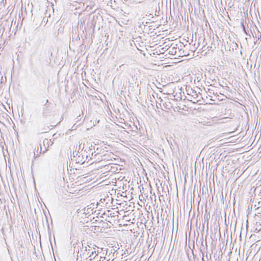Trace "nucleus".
<instances>
[{
  "instance_id": "f257e3e1",
  "label": "nucleus",
  "mask_w": 261,
  "mask_h": 261,
  "mask_svg": "<svg viewBox=\"0 0 261 261\" xmlns=\"http://www.w3.org/2000/svg\"><path fill=\"white\" fill-rule=\"evenodd\" d=\"M92 145L88 147H86V150H83L82 151V154L83 155H86L88 158L87 163L89 165L93 164L94 162H99V161H102L105 160L104 156H102L98 152L96 153L94 151H93L92 149Z\"/></svg>"
},
{
  "instance_id": "f03ea898",
  "label": "nucleus",
  "mask_w": 261,
  "mask_h": 261,
  "mask_svg": "<svg viewBox=\"0 0 261 261\" xmlns=\"http://www.w3.org/2000/svg\"><path fill=\"white\" fill-rule=\"evenodd\" d=\"M82 246L80 250H78L77 256L80 255L83 259H87L89 258L91 260L92 259H94L97 256L96 252L94 251L93 249L90 246H84L83 244H82Z\"/></svg>"
},
{
  "instance_id": "7ed1b4c3",
  "label": "nucleus",
  "mask_w": 261,
  "mask_h": 261,
  "mask_svg": "<svg viewBox=\"0 0 261 261\" xmlns=\"http://www.w3.org/2000/svg\"><path fill=\"white\" fill-rule=\"evenodd\" d=\"M71 160L76 164H83L86 162H87L88 158L86 155H83L82 152L75 150L73 152L72 156H71Z\"/></svg>"
},
{
  "instance_id": "20e7f679",
  "label": "nucleus",
  "mask_w": 261,
  "mask_h": 261,
  "mask_svg": "<svg viewBox=\"0 0 261 261\" xmlns=\"http://www.w3.org/2000/svg\"><path fill=\"white\" fill-rule=\"evenodd\" d=\"M53 144V142L51 141V139H45L43 142V146H44V149L42 151V154L46 152L49 146H51Z\"/></svg>"
},
{
  "instance_id": "39448f33",
  "label": "nucleus",
  "mask_w": 261,
  "mask_h": 261,
  "mask_svg": "<svg viewBox=\"0 0 261 261\" xmlns=\"http://www.w3.org/2000/svg\"><path fill=\"white\" fill-rule=\"evenodd\" d=\"M42 146L41 144L37 146V148H35L34 149V156L35 158H37L40 156V154L42 153Z\"/></svg>"
},
{
  "instance_id": "423d86ee",
  "label": "nucleus",
  "mask_w": 261,
  "mask_h": 261,
  "mask_svg": "<svg viewBox=\"0 0 261 261\" xmlns=\"http://www.w3.org/2000/svg\"><path fill=\"white\" fill-rule=\"evenodd\" d=\"M189 95H191L193 99H191L190 100L193 101V103H196L200 100L198 94L194 90H191V93L189 94Z\"/></svg>"
},
{
  "instance_id": "0eeeda50",
  "label": "nucleus",
  "mask_w": 261,
  "mask_h": 261,
  "mask_svg": "<svg viewBox=\"0 0 261 261\" xmlns=\"http://www.w3.org/2000/svg\"><path fill=\"white\" fill-rule=\"evenodd\" d=\"M79 145L78 148H76L77 150L80 152H82L83 150H86V147H88L89 145L87 143L85 144L84 143L79 142Z\"/></svg>"
},
{
  "instance_id": "6e6552de",
  "label": "nucleus",
  "mask_w": 261,
  "mask_h": 261,
  "mask_svg": "<svg viewBox=\"0 0 261 261\" xmlns=\"http://www.w3.org/2000/svg\"><path fill=\"white\" fill-rule=\"evenodd\" d=\"M168 53L170 55H175L177 54V51H179V49L175 47H170L168 49Z\"/></svg>"
},
{
  "instance_id": "1a4fd4ad",
  "label": "nucleus",
  "mask_w": 261,
  "mask_h": 261,
  "mask_svg": "<svg viewBox=\"0 0 261 261\" xmlns=\"http://www.w3.org/2000/svg\"><path fill=\"white\" fill-rule=\"evenodd\" d=\"M155 95L157 97V99L155 100V101L156 102V107L158 108H161L162 109V106H161V101H162V99L161 98V97H158V94L155 93Z\"/></svg>"
},
{
  "instance_id": "9d476101",
  "label": "nucleus",
  "mask_w": 261,
  "mask_h": 261,
  "mask_svg": "<svg viewBox=\"0 0 261 261\" xmlns=\"http://www.w3.org/2000/svg\"><path fill=\"white\" fill-rule=\"evenodd\" d=\"M255 37L258 38V39H261V33L258 31H257V34L255 33Z\"/></svg>"
},
{
  "instance_id": "9b49d317",
  "label": "nucleus",
  "mask_w": 261,
  "mask_h": 261,
  "mask_svg": "<svg viewBox=\"0 0 261 261\" xmlns=\"http://www.w3.org/2000/svg\"><path fill=\"white\" fill-rule=\"evenodd\" d=\"M241 25L242 27V28H243V31L244 32L247 34V32H246V31L245 30V26H244V22H243V21L242 22H241Z\"/></svg>"
},
{
  "instance_id": "f8f14e48",
  "label": "nucleus",
  "mask_w": 261,
  "mask_h": 261,
  "mask_svg": "<svg viewBox=\"0 0 261 261\" xmlns=\"http://www.w3.org/2000/svg\"><path fill=\"white\" fill-rule=\"evenodd\" d=\"M81 124V123L80 122V123H78L77 125H76V126H75L76 123H75V124L73 125V126L72 127V129H75L76 128V127H77L78 125H80Z\"/></svg>"
},
{
  "instance_id": "ddd939ff",
  "label": "nucleus",
  "mask_w": 261,
  "mask_h": 261,
  "mask_svg": "<svg viewBox=\"0 0 261 261\" xmlns=\"http://www.w3.org/2000/svg\"><path fill=\"white\" fill-rule=\"evenodd\" d=\"M103 215H107L108 216L111 215V213L110 211H108L107 213H105Z\"/></svg>"
},
{
  "instance_id": "4468645a",
  "label": "nucleus",
  "mask_w": 261,
  "mask_h": 261,
  "mask_svg": "<svg viewBox=\"0 0 261 261\" xmlns=\"http://www.w3.org/2000/svg\"><path fill=\"white\" fill-rule=\"evenodd\" d=\"M76 119H77V121H80V119H81V116H80V115L79 116H78L76 117Z\"/></svg>"
},
{
  "instance_id": "2eb2a0df",
  "label": "nucleus",
  "mask_w": 261,
  "mask_h": 261,
  "mask_svg": "<svg viewBox=\"0 0 261 261\" xmlns=\"http://www.w3.org/2000/svg\"><path fill=\"white\" fill-rule=\"evenodd\" d=\"M114 215V213H113V214H111V216L112 217H114V215Z\"/></svg>"
},
{
  "instance_id": "dca6fc26",
  "label": "nucleus",
  "mask_w": 261,
  "mask_h": 261,
  "mask_svg": "<svg viewBox=\"0 0 261 261\" xmlns=\"http://www.w3.org/2000/svg\"><path fill=\"white\" fill-rule=\"evenodd\" d=\"M114 215V213H113V214H111V216L112 217H114V215Z\"/></svg>"
},
{
  "instance_id": "f3484780",
  "label": "nucleus",
  "mask_w": 261,
  "mask_h": 261,
  "mask_svg": "<svg viewBox=\"0 0 261 261\" xmlns=\"http://www.w3.org/2000/svg\"><path fill=\"white\" fill-rule=\"evenodd\" d=\"M122 66H123V64H122L121 65H120V66H119V67H120V68H121Z\"/></svg>"
},
{
  "instance_id": "a211bd4d",
  "label": "nucleus",
  "mask_w": 261,
  "mask_h": 261,
  "mask_svg": "<svg viewBox=\"0 0 261 261\" xmlns=\"http://www.w3.org/2000/svg\"><path fill=\"white\" fill-rule=\"evenodd\" d=\"M259 217L261 218V213H259Z\"/></svg>"
},
{
  "instance_id": "6ab92c4d",
  "label": "nucleus",
  "mask_w": 261,
  "mask_h": 261,
  "mask_svg": "<svg viewBox=\"0 0 261 261\" xmlns=\"http://www.w3.org/2000/svg\"><path fill=\"white\" fill-rule=\"evenodd\" d=\"M258 210H259V212H260V213H261V208L260 209L258 208Z\"/></svg>"
},
{
  "instance_id": "aec40b11",
  "label": "nucleus",
  "mask_w": 261,
  "mask_h": 261,
  "mask_svg": "<svg viewBox=\"0 0 261 261\" xmlns=\"http://www.w3.org/2000/svg\"><path fill=\"white\" fill-rule=\"evenodd\" d=\"M152 96H153V97L154 98H155V96H154V95H152Z\"/></svg>"
}]
</instances>
